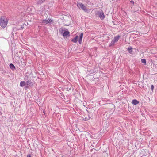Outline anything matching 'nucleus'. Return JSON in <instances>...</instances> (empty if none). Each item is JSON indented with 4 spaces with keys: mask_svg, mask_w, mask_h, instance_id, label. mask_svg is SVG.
<instances>
[{
    "mask_svg": "<svg viewBox=\"0 0 157 157\" xmlns=\"http://www.w3.org/2000/svg\"><path fill=\"white\" fill-rule=\"evenodd\" d=\"M26 84L29 86H31L33 85L32 82L30 80H28L26 82Z\"/></svg>",
    "mask_w": 157,
    "mask_h": 157,
    "instance_id": "8",
    "label": "nucleus"
},
{
    "mask_svg": "<svg viewBox=\"0 0 157 157\" xmlns=\"http://www.w3.org/2000/svg\"><path fill=\"white\" fill-rule=\"evenodd\" d=\"M77 6L79 8H81L85 12H87L88 10L87 9L82 3H78L77 4Z\"/></svg>",
    "mask_w": 157,
    "mask_h": 157,
    "instance_id": "3",
    "label": "nucleus"
},
{
    "mask_svg": "<svg viewBox=\"0 0 157 157\" xmlns=\"http://www.w3.org/2000/svg\"><path fill=\"white\" fill-rule=\"evenodd\" d=\"M27 157H31V156L30 155H27Z\"/></svg>",
    "mask_w": 157,
    "mask_h": 157,
    "instance_id": "20",
    "label": "nucleus"
},
{
    "mask_svg": "<svg viewBox=\"0 0 157 157\" xmlns=\"http://www.w3.org/2000/svg\"><path fill=\"white\" fill-rule=\"evenodd\" d=\"M120 36H119L118 35L114 37L113 40L111 42L109 46H112L116 42H117L119 39Z\"/></svg>",
    "mask_w": 157,
    "mask_h": 157,
    "instance_id": "4",
    "label": "nucleus"
},
{
    "mask_svg": "<svg viewBox=\"0 0 157 157\" xmlns=\"http://www.w3.org/2000/svg\"><path fill=\"white\" fill-rule=\"evenodd\" d=\"M142 63H144V65L146 64V60L145 59H142L141 60Z\"/></svg>",
    "mask_w": 157,
    "mask_h": 157,
    "instance_id": "14",
    "label": "nucleus"
},
{
    "mask_svg": "<svg viewBox=\"0 0 157 157\" xmlns=\"http://www.w3.org/2000/svg\"><path fill=\"white\" fill-rule=\"evenodd\" d=\"M26 83L24 81H21V82L20 86L21 87H23L25 86Z\"/></svg>",
    "mask_w": 157,
    "mask_h": 157,
    "instance_id": "13",
    "label": "nucleus"
},
{
    "mask_svg": "<svg viewBox=\"0 0 157 157\" xmlns=\"http://www.w3.org/2000/svg\"><path fill=\"white\" fill-rule=\"evenodd\" d=\"M139 103V102L136 99L133 100L132 101V104L135 105Z\"/></svg>",
    "mask_w": 157,
    "mask_h": 157,
    "instance_id": "11",
    "label": "nucleus"
},
{
    "mask_svg": "<svg viewBox=\"0 0 157 157\" xmlns=\"http://www.w3.org/2000/svg\"><path fill=\"white\" fill-rule=\"evenodd\" d=\"M130 3L132 4L133 5H134V2L133 0H131L130 1Z\"/></svg>",
    "mask_w": 157,
    "mask_h": 157,
    "instance_id": "18",
    "label": "nucleus"
},
{
    "mask_svg": "<svg viewBox=\"0 0 157 157\" xmlns=\"http://www.w3.org/2000/svg\"><path fill=\"white\" fill-rule=\"evenodd\" d=\"M97 15L101 19V20H103L105 17L103 11H98L97 12Z\"/></svg>",
    "mask_w": 157,
    "mask_h": 157,
    "instance_id": "2",
    "label": "nucleus"
},
{
    "mask_svg": "<svg viewBox=\"0 0 157 157\" xmlns=\"http://www.w3.org/2000/svg\"><path fill=\"white\" fill-rule=\"evenodd\" d=\"M44 0H38L37 1V3L38 4H41L43 2Z\"/></svg>",
    "mask_w": 157,
    "mask_h": 157,
    "instance_id": "15",
    "label": "nucleus"
},
{
    "mask_svg": "<svg viewBox=\"0 0 157 157\" xmlns=\"http://www.w3.org/2000/svg\"><path fill=\"white\" fill-rule=\"evenodd\" d=\"M132 48H128V50L129 51V52L131 54L132 52Z\"/></svg>",
    "mask_w": 157,
    "mask_h": 157,
    "instance_id": "16",
    "label": "nucleus"
},
{
    "mask_svg": "<svg viewBox=\"0 0 157 157\" xmlns=\"http://www.w3.org/2000/svg\"><path fill=\"white\" fill-rule=\"evenodd\" d=\"M78 36H76L74 38L71 40V41L75 43H77L78 41Z\"/></svg>",
    "mask_w": 157,
    "mask_h": 157,
    "instance_id": "7",
    "label": "nucleus"
},
{
    "mask_svg": "<svg viewBox=\"0 0 157 157\" xmlns=\"http://www.w3.org/2000/svg\"><path fill=\"white\" fill-rule=\"evenodd\" d=\"M65 31V29L64 28H60L59 29V32L61 34H63L64 33V32Z\"/></svg>",
    "mask_w": 157,
    "mask_h": 157,
    "instance_id": "10",
    "label": "nucleus"
},
{
    "mask_svg": "<svg viewBox=\"0 0 157 157\" xmlns=\"http://www.w3.org/2000/svg\"><path fill=\"white\" fill-rule=\"evenodd\" d=\"M52 22V20L51 19H48L47 20L44 19L42 21V23L43 24H47L48 23H51Z\"/></svg>",
    "mask_w": 157,
    "mask_h": 157,
    "instance_id": "5",
    "label": "nucleus"
},
{
    "mask_svg": "<svg viewBox=\"0 0 157 157\" xmlns=\"http://www.w3.org/2000/svg\"><path fill=\"white\" fill-rule=\"evenodd\" d=\"M83 120H84L87 121V120H88L90 118V117H89V118H88H88H86V117H85V118H83Z\"/></svg>",
    "mask_w": 157,
    "mask_h": 157,
    "instance_id": "17",
    "label": "nucleus"
},
{
    "mask_svg": "<svg viewBox=\"0 0 157 157\" xmlns=\"http://www.w3.org/2000/svg\"><path fill=\"white\" fill-rule=\"evenodd\" d=\"M8 21L7 18L5 17H2L0 19V25L2 28L5 27L7 24Z\"/></svg>",
    "mask_w": 157,
    "mask_h": 157,
    "instance_id": "1",
    "label": "nucleus"
},
{
    "mask_svg": "<svg viewBox=\"0 0 157 157\" xmlns=\"http://www.w3.org/2000/svg\"><path fill=\"white\" fill-rule=\"evenodd\" d=\"M151 88L152 90H153L154 87V86L153 85H151Z\"/></svg>",
    "mask_w": 157,
    "mask_h": 157,
    "instance_id": "19",
    "label": "nucleus"
},
{
    "mask_svg": "<svg viewBox=\"0 0 157 157\" xmlns=\"http://www.w3.org/2000/svg\"><path fill=\"white\" fill-rule=\"evenodd\" d=\"M83 33H81V34L80 35V36H79V38L78 40V42H79V44H81L82 40V38L83 37Z\"/></svg>",
    "mask_w": 157,
    "mask_h": 157,
    "instance_id": "6",
    "label": "nucleus"
},
{
    "mask_svg": "<svg viewBox=\"0 0 157 157\" xmlns=\"http://www.w3.org/2000/svg\"><path fill=\"white\" fill-rule=\"evenodd\" d=\"M69 32L68 31H65L63 34V36H69Z\"/></svg>",
    "mask_w": 157,
    "mask_h": 157,
    "instance_id": "9",
    "label": "nucleus"
},
{
    "mask_svg": "<svg viewBox=\"0 0 157 157\" xmlns=\"http://www.w3.org/2000/svg\"><path fill=\"white\" fill-rule=\"evenodd\" d=\"M10 68L13 70H14L15 69V67L14 66L12 63L10 64Z\"/></svg>",
    "mask_w": 157,
    "mask_h": 157,
    "instance_id": "12",
    "label": "nucleus"
}]
</instances>
